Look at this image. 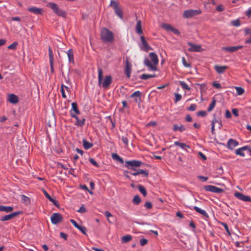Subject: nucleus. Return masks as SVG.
Masks as SVG:
<instances>
[{
  "label": "nucleus",
  "mask_w": 251,
  "mask_h": 251,
  "mask_svg": "<svg viewBox=\"0 0 251 251\" xmlns=\"http://www.w3.org/2000/svg\"><path fill=\"white\" fill-rule=\"evenodd\" d=\"M149 57L151 60L147 57L144 60V64L147 66L149 71H155L157 69V65L158 63V58L155 52H150Z\"/></svg>",
  "instance_id": "nucleus-1"
},
{
  "label": "nucleus",
  "mask_w": 251,
  "mask_h": 251,
  "mask_svg": "<svg viewBox=\"0 0 251 251\" xmlns=\"http://www.w3.org/2000/svg\"><path fill=\"white\" fill-rule=\"evenodd\" d=\"M103 72L101 69H98V84L99 86L104 88H108L112 81V77L111 75H106L104 78H102Z\"/></svg>",
  "instance_id": "nucleus-2"
},
{
  "label": "nucleus",
  "mask_w": 251,
  "mask_h": 251,
  "mask_svg": "<svg viewBox=\"0 0 251 251\" xmlns=\"http://www.w3.org/2000/svg\"><path fill=\"white\" fill-rule=\"evenodd\" d=\"M101 38L105 43H111L114 40L113 33L107 28H104L101 31Z\"/></svg>",
  "instance_id": "nucleus-3"
},
{
  "label": "nucleus",
  "mask_w": 251,
  "mask_h": 251,
  "mask_svg": "<svg viewBox=\"0 0 251 251\" xmlns=\"http://www.w3.org/2000/svg\"><path fill=\"white\" fill-rule=\"evenodd\" d=\"M47 6L50 7L57 15L63 17H65L66 16V12L60 9L57 4L53 2H50L47 4Z\"/></svg>",
  "instance_id": "nucleus-4"
},
{
  "label": "nucleus",
  "mask_w": 251,
  "mask_h": 251,
  "mask_svg": "<svg viewBox=\"0 0 251 251\" xmlns=\"http://www.w3.org/2000/svg\"><path fill=\"white\" fill-rule=\"evenodd\" d=\"M110 6H112L114 10L115 14L121 19H123V11L119 6V3L114 0H111Z\"/></svg>",
  "instance_id": "nucleus-5"
},
{
  "label": "nucleus",
  "mask_w": 251,
  "mask_h": 251,
  "mask_svg": "<svg viewBox=\"0 0 251 251\" xmlns=\"http://www.w3.org/2000/svg\"><path fill=\"white\" fill-rule=\"evenodd\" d=\"M201 13V11L200 9H188L185 10L183 13V17L185 18H190L195 16L200 15Z\"/></svg>",
  "instance_id": "nucleus-6"
},
{
  "label": "nucleus",
  "mask_w": 251,
  "mask_h": 251,
  "mask_svg": "<svg viewBox=\"0 0 251 251\" xmlns=\"http://www.w3.org/2000/svg\"><path fill=\"white\" fill-rule=\"evenodd\" d=\"M142 162L139 160H133L126 161L125 166L128 169L135 170L134 167H139L141 166Z\"/></svg>",
  "instance_id": "nucleus-7"
},
{
  "label": "nucleus",
  "mask_w": 251,
  "mask_h": 251,
  "mask_svg": "<svg viewBox=\"0 0 251 251\" xmlns=\"http://www.w3.org/2000/svg\"><path fill=\"white\" fill-rule=\"evenodd\" d=\"M140 39L141 42L139 44V46L141 50L147 52L149 50H152V48L147 43L144 36H141Z\"/></svg>",
  "instance_id": "nucleus-8"
},
{
  "label": "nucleus",
  "mask_w": 251,
  "mask_h": 251,
  "mask_svg": "<svg viewBox=\"0 0 251 251\" xmlns=\"http://www.w3.org/2000/svg\"><path fill=\"white\" fill-rule=\"evenodd\" d=\"M204 189L207 192H211L215 193H221L223 192L224 190L213 185H205L203 187Z\"/></svg>",
  "instance_id": "nucleus-9"
},
{
  "label": "nucleus",
  "mask_w": 251,
  "mask_h": 251,
  "mask_svg": "<svg viewBox=\"0 0 251 251\" xmlns=\"http://www.w3.org/2000/svg\"><path fill=\"white\" fill-rule=\"evenodd\" d=\"M62 217L59 213H54L50 217L51 223L54 225H56L61 222Z\"/></svg>",
  "instance_id": "nucleus-10"
},
{
  "label": "nucleus",
  "mask_w": 251,
  "mask_h": 251,
  "mask_svg": "<svg viewBox=\"0 0 251 251\" xmlns=\"http://www.w3.org/2000/svg\"><path fill=\"white\" fill-rule=\"evenodd\" d=\"M243 48V46H231V47H222V50L224 51H226L229 52H234L238 50L241 49Z\"/></svg>",
  "instance_id": "nucleus-11"
},
{
  "label": "nucleus",
  "mask_w": 251,
  "mask_h": 251,
  "mask_svg": "<svg viewBox=\"0 0 251 251\" xmlns=\"http://www.w3.org/2000/svg\"><path fill=\"white\" fill-rule=\"evenodd\" d=\"M130 97L133 98L136 103L140 104L141 101V92L139 91H135L130 95Z\"/></svg>",
  "instance_id": "nucleus-12"
},
{
  "label": "nucleus",
  "mask_w": 251,
  "mask_h": 251,
  "mask_svg": "<svg viewBox=\"0 0 251 251\" xmlns=\"http://www.w3.org/2000/svg\"><path fill=\"white\" fill-rule=\"evenodd\" d=\"M188 45L190 47L188 49L189 51L201 52L202 50L201 47L200 45L194 44L190 42H188Z\"/></svg>",
  "instance_id": "nucleus-13"
},
{
  "label": "nucleus",
  "mask_w": 251,
  "mask_h": 251,
  "mask_svg": "<svg viewBox=\"0 0 251 251\" xmlns=\"http://www.w3.org/2000/svg\"><path fill=\"white\" fill-rule=\"evenodd\" d=\"M234 196L237 199L244 201H251V199L250 197L246 196L240 192H236Z\"/></svg>",
  "instance_id": "nucleus-14"
},
{
  "label": "nucleus",
  "mask_w": 251,
  "mask_h": 251,
  "mask_svg": "<svg viewBox=\"0 0 251 251\" xmlns=\"http://www.w3.org/2000/svg\"><path fill=\"white\" fill-rule=\"evenodd\" d=\"M238 145V142L232 138L229 139L227 143V148L231 150H233L234 148Z\"/></svg>",
  "instance_id": "nucleus-15"
},
{
  "label": "nucleus",
  "mask_w": 251,
  "mask_h": 251,
  "mask_svg": "<svg viewBox=\"0 0 251 251\" xmlns=\"http://www.w3.org/2000/svg\"><path fill=\"white\" fill-rule=\"evenodd\" d=\"M20 213V212H19V211L11 213L8 215H6L1 217L0 218V221L4 222V221L9 220L13 218L14 217H16V216L18 215Z\"/></svg>",
  "instance_id": "nucleus-16"
},
{
  "label": "nucleus",
  "mask_w": 251,
  "mask_h": 251,
  "mask_svg": "<svg viewBox=\"0 0 251 251\" xmlns=\"http://www.w3.org/2000/svg\"><path fill=\"white\" fill-rule=\"evenodd\" d=\"M131 64L128 61L126 60V64L125 68V73L127 78H129L130 77L131 72Z\"/></svg>",
  "instance_id": "nucleus-17"
},
{
  "label": "nucleus",
  "mask_w": 251,
  "mask_h": 251,
  "mask_svg": "<svg viewBox=\"0 0 251 251\" xmlns=\"http://www.w3.org/2000/svg\"><path fill=\"white\" fill-rule=\"evenodd\" d=\"M71 116L76 120V123L75 124L76 126H82L84 125L85 119L83 118L82 120H79L76 115L72 112L71 113Z\"/></svg>",
  "instance_id": "nucleus-18"
},
{
  "label": "nucleus",
  "mask_w": 251,
  "mask_h": 251,
  "mask_svg": "<svg viewBox=\"0 0 251 251\" xmlns=\"http://www.w3.org/2000/svg\"><path fill=\"white\" fill-rule=\"evenodd\" d=\"M227 68V66H214V69L218 74H224Z\"/></svg>",
  "instance_id": "nucleus-19"
},
{
  "label": "nucleus",
  "mask_w": 251,
  "mask_h": 251,
  "mask_svg": "<svg viewBox=\"0 0 251 251\" xmlns=\"http://www.w3.org/2000/svg\"><path fill=\"white\" fill-rule=\"evenodd\" d=\"M7 100L12 104H16L19 101V98L18 96L13 94H9L8 96Z\"/></svg>",
  "instance_id": "nucleus-20"
},
{
  "label": "nucleus",
  "mask_w": 251,
  "mask_h": 251,
  "mask_svg": "<svg viewBox=\"0 0 251 251\" xmlns=\"http://www.w3.org/2000/svg\"><path fill=\"white\" fill-rule=\"evenodd\" d=\"M27 10L30 12H32L35 14H42L43 10L42 8H37L36 7L32 6L30 7H28L27 8Z\"/></svg>",
  "instance_id": "nucleus-21"
},
{
  "label": "nucleus",
  "mask_w": 251,
  "mask_h": 251,
  "mask_svg": "<svg viewBox=\"0 0 251 251\" xmlns=\"http://www.w3.org/2000/svg\"><path fill=\"white\" fill-rule=\"evenodd\" d=\"M244 31L245 35H250V37L245 40V43L246 44H251V29L249 28H245L244 29Z\"/></svg>",
  "instance_id": "nucleus-22"
},
{
  "label": "nucleus",
  "mask_w": 251,
  "mask_h": 251,
  "mask_svg": "<svg viewBox=\"0 0 251 251\" xmlns=\"http://www.w3.org/2000/svg\"><path fill=\"white\" fill-rule=\"evenodd\" d=\"M134 170L135 171L134 172L130 173V175H133L134 176H136L142 174L146 176H148V173L144 170L139 169L138 170Z\"/></svg>",
  "instance_id": "nucleus-23"
},
{
  "label": "nucleus",
  "mask_w": 251,
  "mask_h": 251,
  "mask_svg": "<svg viewBox=\"0 0 251 251\" xmlns=\"http://www.w3.org/2000/svg\"><path fill=\"white\" fill-rule=\"evenodd\" d=\"M248 148L247 146H244L242 148L237 149L235 151V153L237 155H240L242 157H244L245 156V154L244 152V151H246Z\"/></svg>",
  "instance_id": "nucleus-24"
},
{
  "label": "nucleus",
  "mask_w": 251,
  "mask_h": 251,
  "mask_svg": "<svg viewBox=\"0 0 251 251\" xmlns=\"http://www.w3.org/2000/svg\"><path fill=\"white\" fill-rule=\"evenodd\" d=\"M174 145L177 146L179 147L181 149L184 151H187V149H190V147L187 145L186 144L183 143H180L178 141H176L174 142Z\"/></svg>",
  "instance_id": "nucleus-25"
},
{
  "label": "nucleus",
  "mask_w": 251,
  "mask_h": 251,
  "mask_svg": "<svg viewBox=\"0 0 251 251\" xmlns=\"http://www.w3.org/2000/svg\"><path fill=\"white\" fill-rule=\"evenodd\" d=\"M193 209H194L197 212L200 213L202 216L208 217V215L205 210L201 209V208L198 207V206H194L193 207Z\"/></svg>",
  "instance_id": "nucleus-26"
},
{
  "label": "nucleus",
  "mask_w": 251,
  "mask_h": 251,
  "mask_svg": "<svg viewBox=\"0 0 251 251\" xmlns=\"http://www.w3.org/2000/svg\"><path fill=\"white\" fill-rule=\"evenodd\" d=\"M104 215L107 218L108 222L112 223L114 222V216L108 211H106L104 212Z\"/></svg>",
  "instance_id": "nucleus-27"
},
{
  "label": "nucleus",
  "mask_w": 251,
  "mask_h": 251,
  "mask_svg": "<svg viewBox=\"0 0 251 251\" xmlns=\"http://www.w3.org/2000/svg\"><path fill=\"white\" fill-rule=\"evenodd\" d=\"M82 142L83 148L85 150H88L92 148L93 146V144L92 143L87 141L85 139H83Z\"/></svg>",
  "instance_id": "nucleus-28"
},
{
  "label": "nucleus",
  "mask_w": 251,
  "mask_h": 251,
  "mask_svg": "<svg viewBox=\"0 0 251 251\" xmlns=\"http://www.w3.org/2000/svg\"><path fill=\"white\" fill-rule=\"evenodd\" d=\"M13 210V207L12 206H7L0 205V211H4L6 213H9Z\"/></svg>",
  "instance_id": "nucleus-29"
},
{
  "label": "nucleus",
  "mask_w": 251,
  "mask_h": 251,
  "mask_svg": "<svg viewBox=\"0 0 251 251\" xmlns=\"http://www.w3.org/2000/svg\"><path fill=\"white\" fill-rule=\"evenodd\" d=\"M136 31L138 34H143V30L142 28V25H141V21L139 20L137 22V24L136 25Z\"/></svg>",
  "instance_id": "nucleus-30"
},
{
  "label": "nucleus",
  "mask_w": 251,
  "mask_h": 251,
  "mask_svg": "<svg viewBox=\"0 0 251 251\" xmlns=\"http://www.w3.org/2000/svg\"><path fill=\"white\" fill-rule=\"evenodd\" d=\"M73 111L75 113V114H80V111L78 109L77 104L76 102L72 103V109L70 111V113L71 112L73 113V112H72Z\"/></svg>",
  "instance_id": "nucleus-31"
},
{
  "label": "nucleus",
  "mask_w": 251,
  "mask_h": 251,
  "mask_svg": "<svg viewBox=\"0 0 251 251\" xmlns=\"http://www.w3.org/2000/svg\"><path fill=\"white\" fill-rule=\"evenodd\" d=\"M173 130L175 131L179 130L180 132H183L185 130V128L182 125L178 126L177 125L175 124L173 126Z\"/></svg>",
  "instance_id": "nucleus-32"
},
{
  "label": "nucleus",
  "mask_w": 251,
  "mask_h": 251,
  "mask_svg": "<svg viewBox=\"0 0 251 251\" xmlns=\"http://www.w3.org/2000/svg\"><path fill=\"white\" fill-rule=\"evenodd\" d=\"M216 103V99L214 98H213L211 103L209 104V106L207 108V111L208 112H210L212 110H213V109H214V108L215 106Z\"/></svg>",
  "instance_id": "nucleus-33"
},
{
  "label": "nucleus",
  "mask_w": 251,
  "mask_h": 251,
  "mask_svg": "<svg viewBox=\"0 0 251 251\" xmlns=\"http://www.w3.org/2000/svg\"><path fill=\"white\" fill-rule=\"evenodd\" d=\"M112 157L113 159L117 160L120 162L121 163H124V161L122 158H121L119 155L117 153H112Z\"/></svg>",
  "instance_id": "nucleus-34"
},
{
  "label": "nucleus",
  "mask_w": 251,
  "mask_h": 251,
  "mask_svg": "<svg viewBox=\"0 0 251 251\" xmlns=\"http://www.w3.org/2000/svg\"><path fill=\"white\" fill-rule=\"evenodd\" d=\"M69 62H74V54L72 50H69L67 52Z\"/></svg>",
  "instance_id": "nucleus-35"
},
{
  "label": "nucleus",
  "mask_w": 251,
  "mask_h": 251,
  "mask_svg": "<svg viewBox=\"0 0 251 251\" xmlns=\"http://www.w3.org/2000/svg\"><path fill=\"white\" fill-rule=\"evenodd\" d=\"M132 239L131 236L129 235H127L124 236L121 238V242L122 243H126Z\"/></svg>",
  "instance_id": "nucleus-36"
},
{
  "label": "nucleus",
  "mask_w": 251,
  "mask_h": 251,
  "mask_svg": "<svg viewBox=\"0 0 251 251\" xmlns=\"http://www.w3.org/2000/svg\"><path fill=\"white\" fill-rule=\"evenodd\" d=\"M21 201L26 204L29 203L30 202V199L28 197L24 195H21Z\"/></svg>",
  "instance_id": "nucleus-37"
},
{
  "label": "nucleus",
  "mask_w": 251,
  "mask_h": 251,
  "mask_svg": "<svg viewBox=\"0 0 251 251\" xmlns=\"http://www.w3.org/2000/svg\"><path fill=\"white\" fill-rule=\"evenodd\" d=\"M179 84L183 89L188 91H190L191 89V88L183 81H179Z\"/></svg>",
  "instance_id": "nucleus-38"
},
{
  "label": "nucleus",
  "mask_w": 251,
  "mask_h": 251,
  "mask_svg": "<svg viewBox=\"0 0 251 251\" xmlns=\"http://www.w3.org/2000/svg\"><path fill=\"white\" fill-rule=\"evenodd\" d=\"M215 123H218L220 126H222V122L221 121H218L216 119H214L212 120V123H211V131L213 132V131L215 129Z\"/></svg>",
  "instance_id": "nucleus-39"
},
{
  "label": "nucleus",
  "mask_w": 251,
  "mask_h": 251,
  "mask_svg": "<svg viewBox=\"0 0 251 251\" xmlns=\"http://www.w3.org/2000/svg\"><path fill=\"white\" fill-rule=\"evenodd\" d=\"M235 89L238 95H242L245 92L244 89L241 87H235Z\"/></svg>",
  "instance_id": "nucleus-40"
},
{
  "label": "nucleus",
  "mask_w": 251,
  "mask_h": 251,
  "mask_svg": "<svg viewBox=\"0 0 251 251\" xmlns=\"http://www.w3.org/2000/svg\"><path fill=\"white\" fill-rule=\"evenodd\" d=\"M132 202L134 204L138 205L141 202V199L140 198L139 196L136 195L133 198L132 200Z\"/></svg>",
  "instance_id": "nucleus-41"
},
{
  "label": "nucleus",
  "mask_w": 251,
  "mask_h": 251,
  "mask_svg": "<svg viewBox=\"0 0 251 251\" xmlns=\"http://www.w3.org/2000/svg\"><path fill=\"white\" fill-rule=\"evenodd\" d=\"M138 189L140 192L143 194V195L145 197L147 195V191L146 189L142 185H139L138 186Z\"/></svg>",
  "instance_id": "nucleus-42"
},
{
  "label": "nucleus",
  "mask_w": 251,
  "mask_h": 251,
  "mask_svg": "<svg viewBox=\"0 0 251 251\" xmlns=\"http://www.w3.org/2000/svg\"><path fill=\"white\" fill-rule=\"evenodd\" d=\"M50 64H51V62H53V55L50 48L49 49Z\"/></svg>",
  "instance_id": "nucleus-43"
},
{
  "label": "nucleus",
  "mask_w": 251,
  "mask_h": 251,
  "mask_svg": "<svg viewBox=\"0 0 251 251\" xmlns=\"http://www.w3.org/2000/svg\"><path fill=\"white\" fill-rule=\"evenodd\" d=\"M231 23V25L234 26L238 27L240 25V22L238 19L232 21Z\"/></svg>",
  "instance_id": "nucleus-44"
},
{
  "label": "nucleus",
  "mask_w": 251,
  "mask_h": 251,
  "mask_svg": "<svg viewBox=\"0 0 251 251\" xmlns=\"http://www.w3.org/2000/svg\"><path fill=\"white\" fill-rule=\"evenodd\" d=\"M17 45L18 43L17 42H14L8 47V49L11 50H15L17 47Z\"/></svg>",
  "instance_id": "nucleus-45"
},
{
  "label": "nucleus",
  "mask_w": 251,
  "mask_h": 251,
  "mask_svg": "<svg viewBox=\"0 0 251 251\" xmlns=\"http://www.w3.org/2000/svg\"><path fill=\"white\" fill-rule=\"evenodd\" d=\"M197 108V105L196 104H191L187 109L189 111H194L196 110Z\"/></svg>",
  "instance_id": "nucleus-46"
},
{
  "label": "nucleus",
  "mask_w": 251,
  "mask_h": 251,
  "mask_svg": "<svg viewBox=\"0 0 251 251\" xmlns=\"http://www.w3.org/2000/svg\"><path fill=\"white\" fill-rule=\"evenodd\" d=\"M77 229H79L84 234H86L87 229L85 226H78V228H77Z\"/></svg>",
  "instance_id": "nucleus-47"
},
{
  "label": "nucleus",
  "mask_w": 251,
  "mask_h": 251,
  "mask_svg": "<svg viewBox=\"0 0 251 251\" xmlns=\"http://www.w3.org/2000/svg\"><path fill=\"white\" fill-rule=\"evenodd\" d=\"M140 78L142 79L146 80L151 78L150 75L149 74H142L140 76Z\"/></svg>",
  "instance_id": "nucleus-48"
},
{
  "label": "nucleus",
  "mask_w": 251,
  "mask_h": 251,
  "mask_svg": "<svg viewBox=\"0 0 251 251\" xmlns=\"http://www.w3.org/2000/svg\"><path fill=\"white\" fill-rule=\"evenodd\" d=\"M182 62L184 66L185 67L190 68L191 67V65L189 63L186 62L184 57H182Z\"/></svg>",
  "instance_id": "nucleus-49"
},
{
  "label": "nucleus",
  "mask_w": 251,
  "mask_h": 251,
  "mask_svg": "<svg viewBox=\"0 0 251 251\" xmlns=\"http://www.w3.org/2000/svg\"><path fill=\"white\" fill-rule=\"evenodd\" d=\"M175 95V102L176 103L177 101L181 100L182 96L180 94H179L178 93H176Z\"/></svg>",
  "instance_id": "nucleus-50"
},
{
  "label": "nucleus",
  "mask_w": 251,
  "mask_h": 251,
  "mask_svg": "<svg viewBox=\"0 0 251 251\" xmlns=\"http://www.w3.org/2000/svg\"><path fill=\"white\" fill-rule=\"evenodd\" d=\"M163 27L167 31H171L173 26L169 24H164L163 25Z\"/></svg>",
  "instance_id": "nucleus-51"
},
{
  "label": "nucleus",
  "mask_w": 251,
  "mask_h": 251,
  "mask_svg": "<svg viewBox=\"0 0 251 251\" xmlns=\"http://www.w3.org/2000/svg\"><path fill=\"white\" fill-rule=\"evenodd\" d=\"M89 160L92 164H93L96 167H99V165L98 164V163L95 161L94 159L92 158H90Z\"/></svg>",
  "instance_id": "nucleus-52"
},
{
  "label": "nucleus",
  "mask_w": 251,
  "mask_h": 251,
  "mask_svg": "<svg viewBox=\"0 0 251 251\" xmlns=\"http://www.w3.org/2000/svg\"><path fill=\"white\" fill-rule=\"evenodd\" d=\"M212 85L213 87L217 89H220L222 87L221 84L217 81H214L212 83Z\"/></svg>",
  "instance_id": "nucleus-53"
},
{
  "label": "nucleus",
  "mask_w": 251,
  "mask_h": 251,
  "mask_svg": "<svg viewBox=\"0 0 251 251\" xmlns=\"http://www.w3.org/2000/svg\"><path fill=\"white\" fill-rule=\"evenodd\" d=\"M207 113L204 111H200L197 113L198 116L205 117Z\"/></svg>",
  "instance_id": "nucleus-54"
},
{
  "label": "nucleus",
  "mask_w": 251,
  "mask_h": 251,
  "mask_svg": "<svg viewBox=\"0 0 251 251\" xmlns=\"http://www.w3.org/2000/svg\"><path fill=\"white\" fill-rule=\"evenodd\" d=\"M224 9H225L224 6L222 4L218 5L216 8V10L219 12L223 11L224 10Z\"/></svg>",
  "instance_id": "nucleus-55"
},
{
  "label": "nucleus",
  "mask_w": 251,
  "mask_h": 251,
  "mask_svg": "<svg viewBox=\"0 0 251 251\" xmlns=\"http://www.w3.org/2000/svg\"><path fill=\"white\" fill-rule=\"evenodd\" d=\"M64 86H65L64 85L62 84L61 85V94H62V96L63 98L65 99L66 98L67 96L65 93V91H64Z\"/></svg>",
  "instance_id": "nucleus-56"
},
{
  "label": "nucleus",
  "mask_w": 251,
  "mask_h": 251,
  "mask_svg": "<svg viewBox=\"0 0 251 251\" xmlns=\"http://www.w3.org/2000/svg\"><path fill=\"white\" fill-rule=\"evenodd\" d=\"M49 200L50 201L52 202L55 206H56L57 207L59 206V203H58V201L54 199H53L51 197V198L50 199H49Z\"/></svg>",
  "instance_id": "nucleus-57"
},
{
  "label": "nucleus",
  "mask_w": 251,
  "mask_h": 251,
  "mask_svg": "<svg viewBox=\"0 0 251 251\" xmlns=\"http://www.w3.org/2000/svg\"><path fill=\"white\" fill-rule=\"evenodd\" d=\"M171 31L172 32H173L175 34L177 35H179L180 34L179 30L174 27H172Z\"/></svg>",
  "instance_id": "nucleus-58"
},
{
  "label": "nucleus",
  "mask_w": 251,
  "mask_h": 251,
  "mask_svg": "<svg viewBox=\"0 0 251 251\" xmlns=\"http://www.w3.org/2000/svg\"><path fill=\"white\" fill-rule=\"evenodd\" d=\"M148 243V240L146 239L142 238L140 240V244L141 246H145Z\"/></svg>",
  "instance_id": "nucleus-59"
},
{
  "label": "nucleus",
  "mask_w": 251,
  "mask_h": 251,
  "mask_svg": "<svg viewBox=\"0 0 251 251\" xmlns=\"http://www.w3.org/2000/svg\"><path fill=\"white\" fill-rule=\"evenodd\" d=\"M145 206L148 209H151L152 208V204L150 201H147L145 204Z\"/></svg>",
  "instance_id": "nucleus-60"
},
{
  "label": "nucleus",
  "mask_w": 251,
  "mask_h": 251,
  "mask_svg": "<svg viewBox=\"0 0 251 251\" xmlns=\"http://www.w3.org/2000/svg\"><path fill=\"white\" fill-rule=\"evenodd\" d=\"M70 222L76 228H78V226H79V225L77 224V223L75 222V221L74 219H70Z\"/></svg>",
  "instance_id": "nucleus-61"
},
{
  "label": "nucleus",
  "mask_w": 251,
  "mask_h": 251,
  "mask_svg": "<svg viewBox=\"0 0 251 251\" xmlns=\"http://www.w3.org/2000/svg\"><path fill=\"white\" fill-rule=\"evenodd\" d=\"M198 178L203 182H205L208 179L207 177L202 176H199Z\"/></svg>",
  "instance_id": "nucleus-62"
},
{
  "label": "nucleus",
  "mask_w": 251,
  "mask_h": 251,
  "mask_svg": "<svg viewBox=\"0 0 251 251\" xmlns=\"http://www.w3.org/2000/svg\"><path fill=\"white\" fill-rule=\"evenodd\" d=\"M77 212L83 213L86 212V210L85 208L82 205L77 210Z\"/></svg>",
  "instance_id": "nucleus-63"
},
{
  "label": "nucleus",
  "mask_w": 251,
  "mask_h": 251,
  "mask_svg": "<svg viewBox=\"0 0 251 251\" xmlns=\"http://www.w3.org/2000/svg\"><path fill=\"white\" fill-rule=\"evenodd\" d=\"M60 237H61L62 238L64 239L65 240H67L68 237L67 235L64 232H60Z\"/></svg>",
  "instance_id": "nucleus-64"
}]
</instances>
